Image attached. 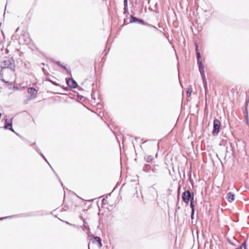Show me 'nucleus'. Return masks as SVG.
Here are the masks:
<instances>
[{
  "instance_id": "obj_1",
  "label": "nucleus",
  "mask_w": 249,
  "mask_h": 249,
  "mask_svg": "<svg viewBox=\"0 0 249 249\" xmlns=\"http://www.w3.org/2000/svg\"><path fill=\"white\" fill-rule=\"evenodd\" d=\"M0 67L1 69L9 68L14 71V68H15L14 60L11 58H5L1 62Z\"/></svg>"
},
{
  "instance_id": "obj_2",
  "label": "nucleus",
  "mask_w": 249,
  "mask_h": 249,
  "mask_svg": "<svg viewBox=\"0 0 249 249\" xmlns=\"http://www.w3.org/2000/svg\"><path fill=\"white\" fill-rule=\"evenodd\" d=\"M221 123L219 120L215 119L213 121V134L215 136L218 135L219 132V129L220 128Z\"/></svg>"
},
{
  "instance_id": "obj_3",
  "label": "nucleus",
  "mask_w": 249,
  "mask_h": 249,
  "mask_svg": "<svg viewBox=\"0 0 249 249\" xmlns=\"http://www.w3.org/2000/svg\"><path fill=\"white\" fill-rule=\"evenodd\" d=\"M28 93L31 94V96L24 101L25 104H27L30 100L36 97L37 91L33 88H30L28 89Z\"/></svg>"
},
{
  "instance_id": "obj_4",
  "label": "nucleus",
  "mask_w": 249,
  "mask_h": 249,
  "mask_svg": "<svg viewBox=\"0 0 249 249\" xmlns=\"http://www.w3.org/2000/svg\"><path fill=\"white\" fill-rule=\"evenodd\" d=\"M191 192L189 190L185 191L182 194V199L184 202L188 203L192 198Z\"/></svg>"
},
{
  "instance_id": "obj_5",
  "label": "nucleus",
  "mask_w": 249,
  "mask_h": 249,
  "mask_svg": "<svg viewBox=\"0 0 249 249\" xmlns=\"http://www.w3.org/2000/svg\"><path fill=\"white\" fill-rule=\"evenodd\" d=\"M67 84L72 88H75L77 86V83L72 78L68 79L67 80Z\"/></svg>"
},
{
  "instance_id": "obj_6",
  "label": "nucleus",
  "mask_w": 249,
  "mask_h": 249,
  "mask_svg": "<svg viewBox=\"0 0 249 249\" xmlns=\"http://www.w3.org/2000/svg\"><path fill=\"white\" fill-rule=\"evenodd\" d=\"M130 22H137L141 24H144L145 23L144 21L143 20L133 16H131L130 17Z\"/></svg>"
},
{
  "instance_id": "obj_7",
  "label": "nucleus",
  "mask_w": 249,
  "mask_h": 249,
  "mask_svg": "<svg viewBox=\"0 0 249 249\" xmlns=\"http://www.w3.org/2000/svg\"><path fill=\"white\" fill-rule=\"evenodd\" d=\"M91 241L93 243H97L98 246L99 248H101L102 246V244L101 243V239L100 237L98 236H94L93 239H91Z\"/></svg>"
},
{
  "instance_id": "obj_8",
  "label": "nucleus",
  "mask_w": 249,
  "mask_h": 249,
  "mask_svg": "<svg viewBox=\"0 0 249 249\" xmlns=\"http://www.w3.org/2000/svg\"><path fill=\"white\" fill-rule=\"evenodd\" d=\"M234 195L231 192H230L227 194L228 201L230 202L234 200Z\"/></svg>"
},
{
  "instance_id": "obj_9",
  "label": "nucleus",
  "mask_w": 249,
  "mask_h": 249,
  "mask_svg": "<svg viewBox=\"0 0 249 249\" xmlns=\"http://www.w3.org/2000/svg\"><path fill=\"white\" fill-rule=\"evenodd\" d=\"M198 65L199 71L200 72V74L205 73H204V66H203L202 62H200L197 63Z\"/></svg>"
},
{
  "instance_id": "obj_10",
  "label": "nucleus",
  "mask_w": 249,
  "mask_h": 249,
  "mask_svg": "<svg viewBox=\"0 0 249 249\" xmlns=\"http://www.w3.org/2000/svg\"><path fill=\"white\" fill-rule=\"evenodd\" d=\"M190 201H191L190 207H191V208L192 209L191 215H192V216L193 215L194 213V211H195V209H194L195 206H194V196L193 195L192 196V198H191Z\"/></svg>"
},
{
  "instance_id": "obj_11",
  "label": "nucleus",
  "mask_w": 249,
  "mask_h": 249,
  "mask_svg": "<svg viewBox=\"0 0 249 249\" xmlns=\"http://www.w3.org/2000/svg\"><path fill=\"white\" fill-rule=\"evenodd\" d=\"M12 122L8 123L7 124L5 125L4 128L5 129H8L10 130H11L13 132H14V130H13V128L12 127Z\"/></svg>"
},
{
  "instance_id": "obj_12",
  "label": "nucleus",
  "mask_w": 249,
  "mask_h": 249,
  "mask_svg": "<svg viewBox=\"0 0 249 249\" xmlns=\"http://www.w3.org/2000/svg\"><path fill=\"white\" fill-rule=\"evenodd\" d=\"M151 168L152 167L149 165L147 164L144 167L143 170L147 173H150L151 171Z\"/></svg>"
},
{
  "instance_id": "obj_13",
  "label": "nucleus",
  "mask_w": 249,
  "mask_h": 249,
  "mask_svg": "<svg viewBox=\"0 0 249 249\" xmlns=\"http://www.w3.org/2000/svg\"><path fill=\"white\" fill-rule=\"evenodd\" d=\"M196 58H197V63L202 62V61L201 60V54L199 52L196 53Z\"/></svg>"
},
{
  "instance_id": "obj_14",
  "label": "nucleus",
  "mask_w": 249,
  "mask_h": 249,
  "mask_svg": "<svg viewBox=\"0 0 249 249\" xmlns=\"http://www.w3.org/2000/svg\"><path fill=\"white\" fill-rule=\"evenodd\" d=\"M145 160L147 162H150L153 160V157L151 155H148L145 157Z\"/></svg>"
},
{
  "instance_id": "obj_15",
  "label": "nucleus",
  "mask_w": 249,
  "mask_h": 249,
  "mask_svg": "<svg viewBox=\"0 0 249 249\" xmlns=\"http://www.w3.org/2000/svg\"><path fill=\"white\" fill-rule=\"evenodd\" d=\"M124 11L128 10L127 0H124Z\"/></svg>"
},
{
  "instance_id": "obj_16",
  "label": "nucleus",
  "mask_w": 249,
  "mask_h": 249,
  "mask_svg": "<svg viewBox=\"0 0 249 249\" xmlns=\"http://www.w3.org/2000/svg\"><path fill=\"white\" fill-rule=\"evenodd\" d=\"M236 249H246V243H243L240 248H237Z\"/></svg>"
},
{
  "instance_id": "obj_17",
  "label": "nucleus",
  "mask_w": 249,
  "mask_h": 249,
  "mask_svg": "<svg viewBox=\"0 0 249 249\" xmlns=\"http://www.w3.org/2000/svg\"><path fill=\"white\" fill-rule=\"evenodd\" d=\"M201 76L202 77V80H203V83L207 82L206 79L205 75V73H202V74H201Z\"/></svg>"
},
{
  "instance_id": "obj_18",
  "label": "nucleus",
  "mask_w": 249,
  "mask_h": 249,
  "mask_svg": "<svg viewBox=\"0 0 249 249\" xmlns=\"http://www.w3.org/2000/svg\"><path fill=\"white\" fill-rule=\"evenodd\" d=\"M203 85H204V87L205 90V94L206 95L207 94V90H208L207 82L203 83Z\"/></svg>"
},
{
  "instance_id": "obj_19",
  "label": "nucleus",
  "mask_w": 249,
  "mask_h": 249,
  "mask_svg": "<svg viewBox=\"0 0 249 249\" xmlns=\"http://www.w3.org/2000/svg\"><path fill=\"white\" fill-rule=\"evenodd\" d=\"M192 89H189L187 91V95L188 96H190L191 94V92H192Z\"/></svg>"
},
{
  "instance_id": "obj_20",
  "label": "nucleus",
  "mask_w": 249,
  "mask_h": 249,
  "mask_svg": "<svg viewBox=\"0 0 249 249\" xmlns=\"http://www.w3.org/2000/svg\"><path fill=\"white\" fill-rule=\"evenodd\" d=\"M151 171H152L153 173H157L158 169H156V168H154V167H152V168H151Z\"/></svg>"
},
{
  "instance_id": "obj_21",
  "label": "nucleus",
  "mask_w": 249,
  "mask_h": 249,
  "mask_svg": "<svg viewBox=\"0 0 249 249\" xmlns=\"http://www.w3.org/2000/svg\"><path fill=\"white\" fill-rule=\"evenodd\" d=\"M47 80H48L49 81L51 82L54 85H55V86H58V84H57L56 82H53V81H51V80H50V79H47Z\"/></svg>"
},
{
  "instance_id": "obj_22",
  "label": "nucleus",
  "mask_w": 249,
  "mask_h": 249,
  "mask_svg": "<svg viewBox=\"0 0 249 249\" xmlns=\"http://www.w3.org/2000/svg\"><path fill=\"white\" fill-rule=\"evenodd\" d=\"M196 53L199 52L198 49V45L196 43Z\"/></svg>"
},
{
  "instance_id": "obj_23",
  "label": "nucleus",
  "mask_w": 249,
  "mask_h": 249,
  "mask_svg": "<svg viewBox=\"0 0 249 249\" xmlns=\"http://www.w3.org/2000/svg\"><path fill=\"white\" fill-rule=\"evenodd\" d=\"M57 64L59 65V66H61V67H62L63 68H64L65 69H67L65 67V66H63V65H60V63L59 62H57Z\"/></svg>"
},
{
  "instance_id": "obj_24",
  "label": "nucleus",
  "mask_w": 249,
  "mask_h": 249,
  "mask_svg": "<svg viewBox=\"0 0 249 249\" xmlns=\"http://www.w3.org/2000/svg\"><path fill=\"white\" fill-rule=\"evenodd\" d=\"M40 155L41 156L47 161L46 159H45V157L43 156V155L42 153H40Z\"/></svg>"
},
{
  "instance_id": "obj_25",
  "label": "nucleus",
  "mask_w": 249,
  "mask_h": 249,
  "mask_svg": "<svg viewBox=\"0 0 249 249\" xmlns=\"http://www.w3.org/2000/svg\"><path fill=\"white\" fill-rule=\"evenodd\" d=\"M8 217H3V218H0V220H2L3 219H6Z\"/></svg>"
},
{
  "instance_id": "obj_26",
  "label": "nucleus",
  "mask_w": 249,
  "mask_h": 249,
  "mask_svg": "<svg viewBox=\"0 0 249 249\" xmlns=\"http://www.w3.org/2000/svg\"><path fill=\"white\" fill-rule=\"evenodd\" d=\"M1 80H2L4 82H5V83H7L8 82H7V81H5L4 79H1Z\"/></svg>"
},
{
  "instance_id": "obj_27",
  "label": "nucleus",
  "mask_w": 249,
  "mask_h": 249,
  "mask_svg": "<svg viewBox=\"0 0 249 249\" xmlns=\"http://www.w3.org/2000/svg\"><path fill=\"white\" fill-rule=\"evenodd\" d=\"M1 74H2L1 71H0V75H1Z\"/></svg>"
},
{
  "instance_id": "obj_28",
  "label": "nucleus",
  "mask_w": 249,
  "mask_h": 249,
  "mask_svg": "<svg viewBox=\"0 0 249 249\" xmlns=\"http://www.w3.org/2000/svg\"><path fill=\"white\" fill-rule=\"evenodd\" d=\"M246 117L247 118V119H248V115H246Z\"/></svg>"
},
{
  "instance_id": "obj_29",
  "label": "nucleus",
  "mask_w": 249,
  "mask_h": 249,
  "mask_svg": "<svg viewBox=\"0 0 249 249\" xmlns=\"http://www.w3.org/2000/svg\"><path fill=\"white\" fill-rule=\"evenodd\" d=\"M158 196V192H157V196Z\"/></svg>"
}]
</instances>
